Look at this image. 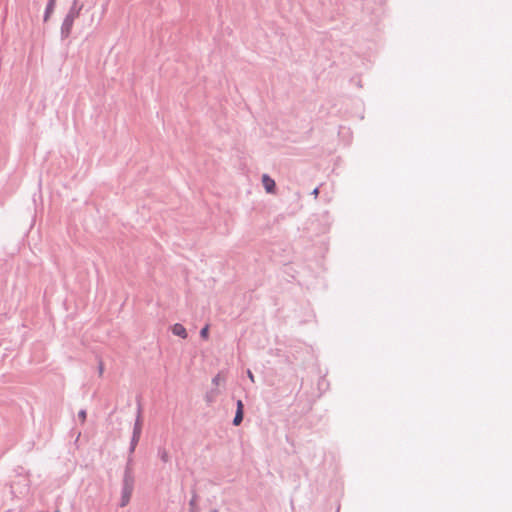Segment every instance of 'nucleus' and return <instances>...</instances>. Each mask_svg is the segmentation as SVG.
I'll list each match as a JSON object with an SVG mask.
<instances>
[{
	"instance_id": "nucleus-8",
	"label": "nucleus",
	"mask_w": 512,
	"mask_h": 512,
	"mask_svg": "<svg viewBox=\"0 0 512 512\" xmlns=\"http://www.w3.org/2000/svg\"><path fill=\"white\" fill-rule=\"evenodd\" d=\"M200 335L203 339L207 340L209 337V325L203 327L200 331Z\"/></svg>"
},
{
	"instance_id": "nucleus-12",
	"label": "nucleus",
	"mask_w": 512,
	"mask_h": 512,
	"mask_svg": "<svg viewBox=\"0 0 512 512\" xmlns=\"http://www.w3.org/2000/svg\"><path fill=\"white\" fill-rule=\"evenodd\" d=\"M214 382H215V383L219 382V376H216V377L214 378Z\"/></svg>"
},
{
	"instance_id": "nucleus-10",
	"label": "nucleus",
	"mask_w": 512,
	"mask_h": 512,
	"mask_svg": "<svg viewBox=\"0 0 512 512\" xmlns=\"http://www.w3.org/2000/svg\"><path fill=\"white\" fill-rule=\"evenodd\" d=\"M248 376H249L250 380H251L252 382H254V376H253V374L251 373V371H248Z\"/></svg>"
},
{
	"instance_id": "nucleus-11",
	"label": "nucleus",
	"mask_w": 512,
	"mask_h": 512,
	"mask_svg": "<svg viewBox=\"0 0 512 512\" xmlns=\"http://www.w3.org/2000/svg\"><path fill=\"white\" fill-rule=\"evenodd\" d=\"M318 193H319L318 188L314 189L313 194H314L315 197H317Z\"/></svg>"
},
{
	"instance_id": "nucleus-3",
	"label": "nucleus",
	"mask_w": 512,
	"mask_h": 512,
	"mask_svg": "<svg viewBox=\"0 0 512 512\" xmlns=\"http://www.w3.org/2000/svg\"><path fill=\"white\" fill-rule=\"evenodd\" d=\"M243 408H244V405L242 403L241 400H238L237 402V411H236V415L234 417V420H233V424L238 426L242 419H243Z\"/></svg>"
},
{
	"instance_id": "nucleus-5",
	"label": "nucleus",
	"mask_w": 512,
	"mask_h": 512,
	"mask_svg": "<svg viewBox=\"0 0 512 512\" xmlns=\"http://www.w3.org/2000/svg\"><path fill=\"white\" fill-rule=\"evenodd\" d=\"M140 434H141V422L138 419L136 421V424H135V427H134V432H133V440H132L133 447L138 442V440L140 438Z\"/></svg>"
},
{
	"instance_id": "nucleus-2",
	"label": "nucleus",
	"mask_w": 512,
	"mask_h": 512,
	"mask_svg": "<svg viewBox=\"0 0 512 512\" xmlns=\"http://www.w3.org/2000/svg\"><path fill=\"white\" fill-rule=\"evenodd\" d=\"M262 183L267 193H274L276 185L275 181L272 178L264 174L262 176Z\"/></svg>"
},
{
	"instance_id": "nucleus-7",
	"label": "nucleus",
	"mask_w": 512,
	"mask_h": 512,
	"mask_svg": "<svg viewBox=\"0 0 512 512\" xmlns=\"http://www.w3.org/2000/svg\"><path fill=\"white\" fill-rule=\"evenodd\" d=\"M130 496H131V488L126 487L125 490H124L123 497H122L121 506L127 505V503L130 500Z\"/></svg>"
},
{
	"instance_id": "nucleus-6",
	"label": "nucleus",
	"mask_w": 512,
	"mask_h": 512,
	"mask_svg": "<svg viewBox=\"0 0 512 512\" xmlns=\"http://www.w3.org/2000/svg\"><path fill=\"white\" fill-rule=\"evenodd\" d=\"M54 5H55V0H49V3L46 8V13L44 16V21H47L49 19L50 14L53 12Z\"/></svg>"
},
{
	"instance_id": "nucleus-9",
	"label": "nucleus",
	"mask_w": 512,
	"mask_h": 512,
	"mask_svg": "<svg viewBox=\"0 0 512 512\" xmlns=\"http://www.w3.org/2000/svg\"><path fill=\"white\" fill-rule=\"evenodd\" d=\"M78 416L80 418V420L82 421V423L85 422L86 420V411L85 410H81L79 413H78Z\"/></svg>"
},
{
	"instance_id": "nucleus-1",
	"label": "nucleus",
	"mask_w": 512,
	"mask_h": 512,
	"mask_svg": "<svg viewBox=\"0 0 512 512\" xmlns=\"http://www.w3.org/2000/svg\"><path fill=\"white\" fill-rule=\"evenodd\" d=\"M81 10L82 5H80L79 7H76V5H74L70 9L62 24V34H64L65 36H68L70 34L74 21L80 16Z\"/></svg>"
},
{
	"instance_id": "nucleus-4",
	"label": "nucleus",
	"mask_w": 512,
	"mask_h": 512,
	"mask_svg": "<svg viewBox=\"0 0 512 512\" xmlns=\"http://www.w3.org/2000/svg\"><path fill=\"white\" fill-rule=\"evenodd\" d=\"M172 333L176 336H179L183 339L187 338V331L182 324L176 323L172 327Z\"/></svg>"
},
{
	"instance_id": "nucleus-13",
	"label": "nucleus",
	"mask_w": 512,
	"mask_h": 512,
	"mask_svg": "<svg viewBox=\"0 0 512 512\" xmlns=\"http://www.w3.org/2000/svg\"><path fill=\"white\" fill-rule=\"evenodd\" d=\"M162 458H163L164 461H166L167 460V455L164 454Z\"/></svg>"
}]
</instances>
